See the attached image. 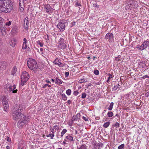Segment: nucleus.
<instances>
[{"mask_svg": "<svg viewBox=\"0 0 149 149\" xmlns=\"http://www.w3.org/2000/svg\"><path fill=\"white\" fill-rule=\"evenodd\" d=\"M106 112V110H104V111L102 112V115L103 116H104V113Z\"/></svg>", "mask_w": 149, "mask_h": 149, "instance_id": "59", "label": "nucleus"}, {"mask_svg": "<svg viewBox=\"0 0 149 149\" xmlns=\"http://www.w3.org/2000/svg\"><path fill=\"white\" fill-rule=\"evenodd\" d=\"M115 127H119L120 126V124L118 122H116V123L115 124Z\"/></svg>", "mask_w": 149, "mask_h": 149, "instance_id": "47", "label": "nucleus"}, {"mask_svg": "<svg viewBox=\"0 0 149 149\" xmlns=\"http://www.w3.org/2000/svg\"><path fill=\"white\" fill-rule=\"evenodd\" d=\"M81 115L80 113H78L76 115L75 117L77 118V119H79L80 118Z\"/></svg>", "mask_w": 149, "mask_h": 149, "instance_id": "44", "label": "nucleus"}, {"mask_svg": "<svg viewBox=\"0 0 149 149\" xmlns=\"http://www.w3.org/2000/svg\"><path fill=\"white\" fill-rule=\"evenodd\" d=\"M145 95L146 97H148L149 96V91L145 93Z\"/></svg>", "mask_w": 149, "mask_h": 149, "instance_id": "52", "label": "nucleus"}, {"mask_svg": "<svg viewBox=\"0 0 149 149\" xmlns=\"http://www.w3.org/2000/svg\"><path fill=\"white\" fill-rule=\"evenodd\" d=\"M7 64L5 62H3L0 63V68L1 70L4 69L6 67Z\"/></svg>", "mask_w": 149, "mask_h": 149, "instance_id": "15", "label": "nucleus"}, {"mask_svg": "<svg viewBox=\"0 0 149 149\" xmlns=\"http://www.w3.org/2000/svg\"><path fill=\"white\" fill-rule=\"evenodd\" d=\"M86 96V94L84 93H83L82 94V96H81V98H85Z\"/></svg>", "mask_w": 149, "mask_h": 149, "instance_id": "45", "label": "nucleus"}, {"mask_svg": "<svg viewBox=\"0 0 149 149\" xmlns=\"http://www.w3.org/2000/svg\"><path fill=\"white\" fill-rule=\"evenodd\" d=\"M107 75H109V77L107 81V82L108 83H109V82L110 80H111V79L114 77V75H113L112 76V74H110V73L108 74Z\"/></svg>", "mask_w": 149, "mask_h": 149, "instance_id": "22", "label": "nucleus"}, {"mask_svg": "<svg viewBox=\"0 0 149 149\" xmlns=\"http://www.w3.org/2000/svg\"><path fill=\"white\" fill-rule=\"evenodd\" d=\"M17 68L16 66H14L13 68V69L12 71L11 72V74L14 75L16 73L17 71Z\"/></svg>", "mask_w": 149, "mask_h": 149, "instance_id": "24", "label": "nucleus"}, {"mask_svg": "<svg viewBox=\"0 0 149 149\" xmlns=\"http://www.w3.org/2000/svg\"><path fill=\"white\" fill-rule=\"evenodd\" d=\"M46 81L47 83H49L50 84H51V82L48 80H46Z\"/></svg>", "mask_w": 149, "mask_h": 149, "instance_id": "58", "label": "nucleus"}, {"mask_svg": "<svg viewBox=\"0 0 149 149\" xmlns=\"http://www.w3.org/2000/svg\"><path fill=\"white\" fill-rule=\"evenodd\" d=\"M54 63L55 64L59 66L61 65L62 63L58 58H56L54 61Z\"/></svg>", "mask_w": 149, "mask_h": 149, "instance_id": "16", "label": "nucleus"}, {"mask_svg": "<svg viewBox=\"0 0 149 149\" xmlns=\"http://www.w3.org/2000/svg\"><path fill=\"white\" fill-rule=\"evenodd\" d=\"M113 35L112 33H108L106 34L105 38L106 39H109L111 40L113 39Z\"/></svg>", "mask_w": 149, "mask_h": 149, "instance_id": "13", "label": "nucleus"}, {"mask_svg": "<svg viewBox=\"0 0 149 149\" xmlns=\"http://www.w3.org/2000/svg\"><path fill=\"white\" fill-rule=\"evenodd\" d=\"M50 131L51 132H52L54 134V133L56 132V131L53 128V127H50Z\"/></svg>", "mask_w": 149, "mask_h": 149, "instance_id": "43", "label": "nucleus"}, {"mask_svg": "<svg viewBox=\"0 0 149 149\" xmlns=\"http://www.w3.org/2000/svg\"><path fill=\"white\" fill-rule=\"evenodd\" d=\"M13 118V120H17L25 116L21 112V109H17L13 111L12 113Z\"/></svg>", "mask_w": 149, "mask_h": 149, "instance_id": "4", "label": "nucleus"}, {"mask_svg": "<svg viewBox=\"0 0 149 149\" xmlns=\"http://www.w3.org/2000/svg\"><path fill=\"white\" fill-rule=\"evenodd\" d=\"M57 27L60 31H63L65 29V25L64 23L62 22H59L57 25Z\"/></svg>", "mask_w": 149, "mask_h": 149, "instance_id": "9", "label": "nucleus"}, {"mask_svg": "<svg viewBox=\"0 0 149 149\" xmlns=\"http://www.w3.org/2000/svg\"><path fill=\"white\" fill-rule=\"evenodd\" d=\"M11 24V22L10 21H9L6 22H3V27L4 25H6L7 26H9Z\"/></svg>", "mask_w": 149, "mask_h": 149, "instance_id": "23", "label": "nucleus"}, {"mask_svg": "<svg viewBox=\"0 0 149 149\" xmlns=\"http://www.w3.org/2000/svg\"><path fill=\"white\" fill-rule=\"evenodd\" d=\"M7 141H11L9 137H8L7 138Z\"/></svg>", "mask_w": 149, "mask_h": 149, "instance_id": "61", "label": "nucleus"}, {"mask_svg": "<svg viewBox=\"0 0 149 149\" xmlns=\"http://www.w3.org/2000/svg\"><path fill=\"white\" fill-rule=\"evenodd\" d=\"M94 73L95 74L98 75L99 74V72L98 70H94Z\"/></svg>", "mask_w": 149, "mask_h": 149, "instance_id": "38", "label": "nucleus"}, {"mask_svg": "<svg viewBox=\"0 0 149 149\" xmlns=\"http://www.w3.org/2000/svg\"><path fill=\"white\" fill-rule=\"evenodd\" d=\"M66 93L68 95H70L71 93V90L70 89L67 90L66 91Z\"/></svg>", "mask_w": 149, "mask_h": 149, "instance_id": "34", "label": "nucleus"}, {"mask_svg": "<svg viewBox=\"0 0 149 149\" xmlns=\"http://www.w3.org/2000/svg\"><path fill=\"white\" fill-rule=\"evenodd\" d=\"M120 86V85L119 84H118L116 86H115L113 87V90L114 91H116V90L118 88H119V87Z\"/></svg>", "mask_w": 149, "mask_h": 149, "instance_id": "32", "label": "nucleus"}, {"mask_svg": "<svg viewBox=\"0 0 149 149\" xmlns=\"http://www.w3.org/2000/svg\"><path fill=\"white\" fill-rule=\"evenodd\" d=\"M82 118L83 119H84L85 121H88V119L87 118H86V117L84 116H83L82 117Z\"/></svg>", "mask_w": 149, "mask_h": 149, "instance_id": "49", "label": "nucleus"}, {"mask_svg": "<svg viewBox=\"0 0 149 149\" xmlns=\"http://www.w3.org/2000/svg\"><path fill=\"white\" fill-rule=\"evenodd\" d=\"M93 6L94 7H96L97 8H98L99 7V6L98 5H97L96 4H94L93 5Z\"/></svg>", "mask_w": 149, "mask_h": 149, "instance_id": "51", "label": "nucleus"}, {"mask_svg": "<svg viewBox=\"0 0 149 149\" xmlns=\"http://www.w3.org/2000/svg\"><path fill=\"white\" fill-rule=\"evenodd\" d=\"M149 45V42L147 41H145L142 43L141 46L138 45L136 47L138 49L141 50H143L146 49Z\"/></svg>", "mask_w": 149, "mask_h": 149, "instance_id": "7", "label": "nucleus"}, {"mask_svg": "<svg viewBox=\"0 0 149 149\" xmlns=\"http://www.w3.org/2000/svg\"><path fill=\"white\" fill-rule=\"evenodd\" d=\"M127 5L125 9L127 10H131L133 8L137 7V3L134 0H127L126 1Z\"/></svg>", "mask_w": 149, "mask_h": 149, "instance_id": "3", "label": "nucleus"}, {"mask_svg": "<svg viewBox=\"0 0 149 149\" xmlns=\"http://www.w3.org/2000/svg\"><path fill=\"white\" fill-rule=\"evenodd\" d=\"M1 99L2 100V103L4 102H8V98L5 96H2L1 98Z\"/></svg>", "mask_w": 149, "mask_h": 149, "instance_id": "20", "label": "nucleus"}, {"mask_svg": "<svg viewBox=\"0 0 149 149\" xmlns=\"http://www.w3.org/2000/svg\"><path fill=\"white\" fill-rule=\"evenodd\" d=\"M103 146V144L102 143H100L97 144H95L94 147L96 149H100V147H102Z\"/></svg>", "mask_w": 149, "mask_h": 149, "instance_id": "17", "label": "nucleus"}, {"mask_svg": "<svg viewBox=\"0 0 149 149\" xmlns=\"http://www.w3.org/2000/svg\"><path fill=\"white\" fill-rule=\"evenodd\" d=\"M55 83L57 84L60 85L62 83V82H63L62 81L57 78H56L55 79Z\"/></svg>", "mask_w": 149, "mask_h": 149, "instance_id": "21", "label": "nucleus"}, {"mask_svg": "<svg viewBox=\"0 0 149 149\" xmlns=\"http://www.w3.org/2000/svg\"><path fill=\"white\" fill-rule=\"evenodd\" d=\"M107 116L109 117H111L113 116V113L111 111H109L107 113Z\"/></svg>", "mask_w": 149, "mask_h": 149, "instance_id": "33", "label": "nucleus"}, {"mask_svg": "<svg viewBox=\"0 0 149 149\" xmlns=\"http://www.w3.org/2000/svg\"><path fill=\"white\" fill-rule=\"evenodd\" d=\"M110 123L109 122H108L105 123L103 125L104 128H107L108 127L110 124Z\"/></svg>", "mask_w": 149, "mask_h": 149, "instance_id": "26", "label": "nucleus"}, {"mask_svg": "<svg viewBox=\"0 0 149 149\" xmlns=\"http://www.w3.org/2000/svg\"><path fill=\"white\" fill-rule=\"evenodd\" d=\"M29 18L28 17H26L24 20V26L26 29H28L29 28Z\"/></svg>", "mask_w": 149, "mask_h": 149, "instance_id": "10", "label": "nucleus"}, {"mask_svg": "<svg viewBox=\"0 0 149 149\" xmlns=\"http://www.w3.org/2000/svg\"><path fill=\"white\" fill-rule=\"evenodd\" d=\"M91 83H89L88 84V86L89 87L91 86Z\"/></svg>", "mask_w": 149, "mask_h": 149, "instance_id": "62", "label": "nucleus"}, {"mask_svg": "<svg viewBox=\"0 0 149 149\" xmlns=\"http://www.w3.org/2000/svg\"><path fill=\"white\" fill-rule=\"evenodd\" d=\"M66 45L64 43L62 42H60L59 43L58 47L61 49H63L65 47Z\"/></svg>", "mask_w": 149, "mask_h": 149, "instance_id": "19", "label": "nucleus"}, {"mask_svg": "<svg viewBox=\"0 0 149 149\" xmlns=\"http://www.w3.org/2000/svg\"><path fill=\"white\" fill-rule=\"evenodd\" d=\"M37 44L39 45L41 47H42L43 45V44L39 40L37 41Z\"/></svg>", "mask_w": 149, "mask_h": 149, "instance_id": "37", "label": "nucleus"}, {"mask_svg": "<svg viewBox=\"0 0 149 149\" xmlns=\"http://www.w3.org/2000/svg\"><path fill=\"white\" fill-rule=\"evenodd\" d=\"M40 50L41 52H42L43 51V49L42 48H40Z\"/></svg>", "mask_w": 149, "mask_h": 149, "instance_id": "64", "label": "nucleus"}, {"mask_svg": "<svg viewBox=\"0 0 149 149\" xmlns=\"http://www.w3.org/2000/svg\"><path fill=\"white\" fill-rule=\"evenodd\" d=\"M86 82V80L84 79L80 80L79 81V83H82L85 82Z\"/></svg>", "mask_w": 149, "mask_h": 149, "instance_id": "42", "label": "nucleus"}, {"mask_svg": "<svg viewBox=\"0 0 149 149\" xmlns=\"http://www.w3.org/2000/svg\"><path fill=\"white\" fill-rule=\"evenodd\" d=\"M44 7L46 9V12L47 13L50 14L52 13L53 9L49 4L44 5Z\"/></svg>", "mask_w": 149, "mask_h": 149, "instance_id": "8", "label": "nucleus"}, {"mask_svg": "<svg viewBox=\"0 0 149 149\" xmlns=\"http://www.w3.org/2000/svg\"><path fill=\"white\" fill-rule=\"evenodd\" d=\"M28 119L26 118L25 116L21 118L19 120L17 124V125L19 127H22L28 123Z\"/></svg>", "mask_w": 149, "mask_h": 149, "instance_id": "6", "label": "nucleus"}, {"mask_svg": "<svg viewBox=\"0 0 149 149\" xmlns=\"http://www.w3.org/2000/svg\"><path fill=\"white\" fill-rule=\"evenodd\" d=\"M24 42L25 43H27V40L26 38H24L23 39Z\"/></svg>", "mask_w": 149, "mask_h": 149, "instance_id": "56", "label": "nucleus"}, {"mask_svg": "<svg viewBox=\"0 0 149 149\" xmlns=\"http://www.w3.org/2000/svg\"><path fill=\"white\" fill-rule=\"evenodd\" d=\"M53 128L56 131L59 129V127L57 125H55L53 126Z\"/></svg>", "mask_w": 149, "mask_h": 149, "instance_id": "39", "label": "nucleus"}, {"mask_svg": "<svg viewBox=\"0 0 149 149\" xmlns=\"http://www.w3.org/2000/svg\"><path fill=\"white\" fill-rule=\"evenodd\" d=\"M68 140L70 141H72L73 140V137L70 135H68L65 137Z\"/></svg>", "mask_w": 149, "mask_h": 149, "instance_id": "25", "label": "nucleus"}, {"mask_svg": "<svg viewBox=\"0 0 149 149\" xmlns=\"http://www.w3.org/2000/svg\"><path fill=\"white\" fill-rule=\"evenodd\" d=\"M47 137H51V139H52L53 138V137H54V134L53 133H52V134H49L47 135Z\"/></svg>", "mask_w": 149, "mask_h": 149, "instance_id": "36", "label": "nucleus"}, {"mask_svg": "<svg viewBox=\"0 0 149 149\" xmlns=\"http://www.w3.org/2000/svg\"><path fill=\"white\" fill-rule=\"evenodd\" d=\"M17 42L16 40L15 39H12L10 42V45L12 46H14L16 44Z\"/></svg>", "mask_w": 149, "mask_h": 149, "instance_id": "18", "label": "nucleus"}, {"mask_svg": "<svg viewBox=\"0 0 149 149\" xmlns=\"http://www.w3.org/2000/svg\"><path fill=\"white\" fill-rule=\"evenodd\" d=\"M67 103L69 104H70L71 103V101L70 100H68L67 101Z\"/></svg>", "mask_w": 149, "mask_h": 149, "instance_id": "60", "label": "nucleus"}, {"mask_svg": "<svg viewBox=\"0 0 149 149\" xmlns=\"http://www.w3.org/2000/svg\"><path fill=\"white\" fill-rule=\"evenodd\" d=\"M62 99L64 100L65 101L67 100V97L66 96L64 93H63L61 94Z\"/></svg>", "mask_w": 149, "mask_h": 149, "instance_id": "27", "label": "nucleus"}, {"mask_svg": "<svg viewBox=\"0 0 149 149\" xmlns=\"http://www.w3.org/2000/svg\"><path fill=\"white\" fill-rule=\"evenodd\" d=\"M29 77V75L26 71L23 72L21 76V85L23 86L24 83L28 80Z\"/></svg>", "mask_w": 149, "mask_h": 149, "instance_id": "5", "label": "nucleus"}, {"mask_svg": "<svg viewBox=\"0 0 149 149\" xmlns=\"http://www.w3.org/2000/svg\"><path fill=\"white\" fill-rule=\"evenodd\" d=\"M143 79H145V78H149V77L148 76V75H145L143 77Z\"/></svg>", "mask_w": 149, "mask_h": 149, "instance_id": "53", "label": "nucleus"}, {"mask_svg": "<svg viewBox=\"0 0 149 149\" xmlns=\"http://www.w3.org/2000/svg\"><path fill=\"white\" fill-rule=\"evenodd\" d=\"M75 22H74L71 23V24L72 25V26H74V25H75Z\"/></svg>", "mask_w": 149, "mask_h": 149, "instance_id": "57", "label": "nucleus"}, {"mask_svg": "<svg viewBox=\"0 0 149 149\" xmlns=\"http://www.w3.org/2000/svg\"><path fill=\"white\" fill-rule=\"evenodd\" d=\"M3 104L4 108V111L7 112L8 111L9 107L8 102H3Z\"/></svg>", "mask_w": 149, "mask_h": 149, "instance_id": "11", "label": "nucleus"}, {"mask_svg": "<svg viewBox=\"0 0 149 149\" xmlns=\"http://www.w3.org/2000/svg\"><path fill=\"white\" fill-rule=\"evenodd\" d=\"M115 60L116 61H121V59L120 58V57L119 56H118L117 57H115Z\"/></svg>", "mask_w": 149, "mask_h": 149, "instance_id": "46", "label": "nucleus"}, {"mask_svg": "<svg viewBox=\"0 0 149 149\" xmlns=\"http://www.w3.org/2000/svg\"><path fill=\"white\" fill-rule=\"evenodd\" d=\"M27 45L26 44V43H25L24 42H23L22 47V49H26L27 48Z\"/></svg>", "mask_w": 149, "mask_h": 149, "instance_id": "31", "label": "nucleus"}, {"mask_svg": "<svg viewBox=\"0 0 149 149\" xmlns=\"http://www.w3.org/2000/svg\"><path fill=\"white\" fill-rule=\"evenodd\" d=\"M67 132V130L65 129H64L62 131L61 133V137H63V135L65 133H66Z\"/></svg>", "mask_w": 149, "mask_h": 149, "instance_id": "28", "label": "nucleus"}, {"mask_svg": "<svg viewBox=\"0 0 149 149\" xmlns=\"http://www.w3.org/2000/svg\"><path fill=\"white\" fill-rule=\"evenodd\" d=\"M76 118H77L75 116H73L72 119V123H73V122L74 121L77 120V119Z\"/></svg>", "mask_w": 149, "mask_h": 149, "instance_id": "41", "label": "nucleus"}, {"mask_svg": "<svg viewBox=\"0 0 149 149\" xmlns=\"http://www.w3.org/2000/svg\"><path fill=\"white\" fill-rule=\"evenodd\" d=\"M48 86V84H45L42 86V88H45Z\"/></svg>", "mask_w": 149, "mask_h": 149, "instance_id": "55", "label": "nucleus"}, {"mask_svg": "<svg viewBox=\"0 0 149 149\" xmlns=\"http://www.w3.org/2000/svg\"><path fill=\"white\" fill-rule=\"evenodd\" d=\"M11 31L13 33L15 34L17 32L18 30L16 28L14 27L12 29Z\"/></svg>", "mask_w": 149, "mask_h": 149, "instance_id": "29", "label": "nucleus"}, {"mask_svg": "<svg viewBox=\"0 0 149 149\" xmlns=\"http://www.w3.org/2000/svg\"><path fill=\"white\" fill-rule=\"evenodd\" d=\"M124 147V144H123L119 146L118 147V149H122Z\"/></svg>", "mask_w": 149, "mask_h": 149, "instance_id": "40", "label": "nucleus"}, {"mask_svg": "<svg viewBox=\"0 0 149 149\" xmlns=\"http://www.w3.org/2000/svg\"><path fill=\"white\" fill-rule=\"evenodd\" d=\"M113 105V102H111L110 105L109 107L108 108V109L109 111L112 110Z\"/></svg>", "mask_w": 149, "mask_h": 149, "instance_id": "30", "label": "nucleus"}, {"mask_svg": "<svg viewBox=\"0 0 149 149\" xmlns=\"http://www.w3.org/2000/svg\"><path fill=\"white\" fill-rule=\"evenodd\" d=\"M78 94L79 92L77 91H75L73 93L74 95L75 96L77 95Z\"/></svg>", "mask_w": 149, "mask_h": 149, "instance_id": "48", "label": "nucleus"}, {"mask_svg": "<svg viewBox=\"0 0 149 149\" xmlns=\"http://www.w3.org/2000/svg\"><path fill=\"white\" fill-rule=\"evenodd\" d=\"M27 66L31 70L36 72L38 68V65L36 61L32 58H30L27 61Z\"/></svg>", "mask_w": 149, "mask_h": 149, "instance_id": "2", "label": "nucleus"}, {"mask_svg": "<svg viewBox=\"0 0 149 149\" xmlns=\"http://www.w3.org/2000/svg\"><path fill=\"white\" fill-rule=\"evenodd\" d=\"M86 146L85 144L82 145L80 147H78L80 149H86Z\"/></svg>", "mask_w": 149, "mask_h": 149, "instance_id": "35", "label": "nucleus"}, {"mask_svg": "<svg viewBox=\"0 0 149 149\" xmlns=\"http://www.w3.org/2000/svg\"><path fill=\"white\" fill-rule=\"evenodd\" d=\"M16 88V86L15 85H13V86H10L8 88L9 91L10 92L12 91L13 93H16L17 91V89L15 90Z\"/></svg>", "mask_w": 149, "mask_h": 149, "instance_id": "12", "label": "nucleus"}, {"mask_svg": "<svg viewBox=\"0 0 149 149\" xmlns=\"http://www.w3.org/2000/svg\"><path fill=\"white\" fill-rule=\"evenodd\" d=\"M19 8L20 10L22 11L24 10V2L23 0H19Z\"/></svg>", "mask_w": 149, "mask_h": 149, "instance_id": "14", "label": "nucleus"}, {"mask_svg": "<svg viewBox=\"0 0 149 149\" xmlns=\"http://www.w3.org/2000/svg\"><path fill=\"white\" fill-rule=\"evenodd\" d=\"M75 134H77V130H75Z\"/></svg>", "mask_w": 149, "mask_h": 149, "instance_id": "63", "label": "nucleus"}, {"mask_svg": "<svg viewBox=\"0 0 149 149\" xmlns=\"http://www.w3.org/2000/svg\"><path fill=\"white\" fill-rule=\"evenodd\" d=\"M65 77H67L69 75V72H66L65 73Z\"/></svg>", "mask_w": 149, "mask_h": 149, "instance_id": "50", "label": "nucleus"}, {"mask_svg": "<svg viewBox=\"0 0 149 149\" xmlns=\"http://www.w3.org/2000/svg\"><path fill=\"white\" fill-rule=\"evenodd\" d=\"M13 8V4L11 0H0V13H10Z\"/></svg>", "mask_w": 149, "mask_h": 149, "instance_id": "1", "label": "nucleus"}, {"mask_svg": "<svg viewBox=\"0 0 149 149\" xmlns=\"http://www.w3.org/2000/svg\"><path fill=\"white\" fill-rule=\"evenodd\" d=\"M75 5L76 6H81L80 4L79 3H78L77 2H76L75 3Z\"/></svg>", "mask_w": 149, "mask_h": 149, "instance_id": "54", "label": "nucleus"}]
</instances>
